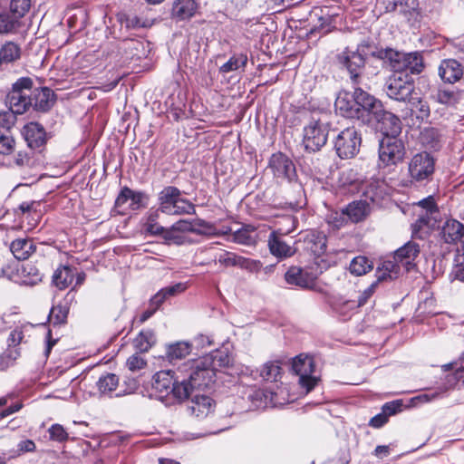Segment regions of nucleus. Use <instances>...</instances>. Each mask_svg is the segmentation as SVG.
Masks as SVG:
<instances>
[{
    "label": "nucleus",
    "instance_id": "obj_31",
    "mask_svg": "<svg viewBox=\"0 0 464 464\" xmlns=\"http://www.w3.org/2000/svg\"><path fill=\"white\" fill-rule=\"evenodd\" d=\"M75 276L74 269L69 266H61L53 275V283L60 289L64 290L69 287Z\"/></svg>",
    "mask_w": 464,
    "mask_h": 464
},
{
    "label": "nucleus",
    "instance_id": "obj_47",
    "mask_svg": "<svg viewBox=\"0 0 464 464\" xmlns=\"http://www.w3.org/2000/svg\"><path fill=\"white\" fill-rule=\"evenodd\" d=\"M247 63V57L246 54H238L232 56L227 63L220 67V72L227 73L236 71L241 67H245Z\"/></svg>",
    "mask_w": 464,
    "mask_h": 464
},
{
    "label": "nucleus",
    "instance_id": "obj_58",
    "mask_svg": "<svg viewBox=\"0 0 464 464\" xmlns=\"http://www.w3.org/2000/svg\"><path fill=\"white\" fill-rule=\"evenodd\" d=\"M401 407H402L401 401L397 400V401H390V402H386L382 406V411H383V413L388 418L389 416L394 415L397 412L401 411Z\"/></svg>",
    "mask_w": 464,
    "mask_h": 464
},
{
    "label": "nucleus",
    "instance_id": "obj_44",
    "mask_svg": "<svg viewBox=\"0 0 464 464\" xmlns=\"http://www.w3.org/2000/svg\"><path fill=\"white\" fill-rule=\"evenodd\" d=\"M307 243H312L310 246L314 255L320 256L326 250V237L323 233H312L307 237Z\"/></svg>",
    "mask_w": 464,
    "mask_h": 464
},
{
    "label": "nucleus",
    "instance_id": "obj_42",
    "mask_svg": "<svg viewBox=\"0 0 464 464\" xmlns=\"http://www.w3.org/2000/svg\"><path fill=\"white\" fill-rule=\"evenodd\" d=\"M372 267V263L367 257L359 256L351 261L349 270L351 274L359 276L371 271Z\"/></svg>",
    "mask_w": 464,
    "mask_h": 464
},
{
    "label": "nucleus",
    "instance_id": "obj_9",
    "mask_svg": "<svg viewBox=\"0 0 464 464\" xmlns=\"http://www.w3.org/2000/svg\"><path fill=\"white\" fill-rule=\"evenodd\" d=\"M329 125L321 121H311L304 128L303 144L308 152L319 151L327 141Z\"/></svg>",
    "mask_w": 464,
    "mask_h": 464
},
{
    "label": "nucleus",
    "instance_id": "obj_56",
    "mask_svg": "<svg viewBox=\"0 0 464 464\" xmlns=\"http://www.w3.org/2000/svg\"><path fill=\"white\" fill-rule=\"evenodd\" d=\"M16 21L7 14H0V34H7L14 30Z\"/></svg>",
    "mask_w": 464,
    "mask_h": 464
},
{
    "label": "nucleus",
    "instance_id": "obj_53",
    "mask_svg": "<svg viewBox=\"0 0 464 464\" xmlns=\"http://www.w3.org/2000/svg\"><path fill=\"white\" fill-rule=\"evenodd\" d=\"M126 365L130 371L136 372L144 369L147 365V362L142 356L136 353L127 359Z\"/></svg>",
    "mask_w": 464,
    "mask_h": 464
},
{
    "label": "nucleus",
    "instance_id": "obj_7",
    "mask_svg": "<svg viewBox=\"0 0 464 464\" xmlns=\"http://www.w3.org/2000/svg\"><path fill=\"white\" fill-rule=\"evenodd\" d=\"M334 143L339 158L353 159L360 150L362 135L355 127H348L337 134Z\"/></svg>",
    "mask_w": 464,
    "mask_h": 464
},
{
    "label": "nucleus",
    "instance_id": "obj_37",
    "mask_svg": "<svg viewBox=\"0 0 464 464\" xmlns=\"http://www.w3.org/2000/svg\"><path fill=\"white\" fill-rule=\"evenodd\" d=\"M96 386L101 395L111 396L119 386V377L114 373L108 372L99 378Z\"/></svg>",
    "mask_w": 464,
    "mask_h": 464
},
{
    "label": "nucleus",
    "instance_id": "obj_45",
    "mask_svg": "<svg viewBox=\"0 0 464 464\" xmlns=\"http://www.w3.org/2000/svg\"><path fill=\"white\" fill-rule=\"evenodd\" d=\"M279 362H268L263 365L260 376L265 381L276 382L281 375Z\"/></svg>",
    "mask_w": 464,
    "mask_h": 464
},
{
    "label": "nucleus",
    "instance_id": "obj_28",
    "mask_svg": "<svg viewBox=\"0 0 464 464\" xmlns=\"http://www.w3.org/2000/svg\"><path fill=\"white\" fill-rule=\"evenodd\" d=\"M53 92L47 88H37L33 92V107L37 111H48L53 104Z\"/></svg>",
    "mask_w": 464,
    "mask_h": 464
},
{
    "label": "nucleus",
    "instance_id": "obj_43",
    "mask_svg": "<svg viewBox=\"0 0 464 464\" xmlns=\"http://www.w3.org/2000/svg\"><path fill=\"white\" fill-rule=\"evenodd\" d=\"M160 211L159 208L150 211L144 224L146 232L153 236H159L165 232V228L158 223Z\"/></svg>",
    "mask_w": 464,
    "mask_h": 464
},
{
    "label": "nucleus",
    "instance_id": "obj_21",
    "mask_svg": "<svg viewBox=\"0 0 464 464\" xmlns=\"http://www.w3.org/2000/svg\"><path fill=\"white\" fill-rule=\"evenodd\" d=\"M145 199H147L145 193L134 191L128 187H124L115 200V206L121 208L126 204L128 200H130V208L132 210H136L145 206Z\"/></svg>",
    "mask_w": 464,
    "mask_h": 464
},
{
    "label": "nucleus",
    "instance_id": "obj_8",
    "mask_svg": "<svg viewBox=\"0 0 464 464\" xmlns=\"http://www.w3.org/2000/svg\"><path fill=\"white\" fill-rule=\"evenodd\" d=\"M355 97L357 101L356 108L358 110L356 120L363 124L373 123V119H375L383 107L382 102L363 91L361 87H355Z\"/></svg>",
    "mask_w": 464,
    "mask_h": 464
},
{
    "label": "nucleus",
    "instance_id": "obj_17",
    "mask_svg": "<svg viewBox=\"0 0 464 464\" xmlns=\"http://www.w3.org/2000/svg\"><path fill=\"white\" fill-rule=\"evenodd\" d=\"M335 110L339 111L341 115L349 119H356L358 110H357V101L355 97V90L353 94L348 92L339 93L335 100Z\"/></svg>",
    "mask_w": 464,
    "mask_h": 464
},
{
    "label": "nucleus",
    "instance_id": "obj_4",
    "mask_svg": "<svg viewBox=\"0 0 464 464\" xmlns=\"http://www.w3.org/2000/svg\"><path fill=\"white\" fill-rule=\"evenodd\" d=\"M180 196L181 191L178 188L173 186L165 187L159 193V210L170 216L195 214V206Z\"/></svg>",
    "mask_w": 464,
    "mask_h": 464
},
{
    "label": "nucleus",
    "instance_id": "obj_62",
    "mask_svg": "<svg viewBox=\"0 0 464 464\" xmlns=\"http://www.w3.org/2000/svg\"><path fill=\"white\" fill-rule=\"evenodd\" d=\"M14 162L17 167H27L31 163V157L27 152L18 151L14 158Z\"/></svg>",
    "mask_w": 464,
    "mask_h": 464
},
{
    "label": "nucleus",
    "instance_id": "obj_5",
    "mask_svg": "<svg viewBox=\"0 0 464 464\" xmlns=\"http://www.w3.org/2000/svg\"><path fill=\"white\" fill-rule=\"evenodd\" d=\"M384 89L389 98L401 102H412L415 93L413 78L408 73H392L385 82Z\"/></svg>",
    "mask_w": 464,
    "mask_h": 464
},
{
    "label": "nucleus",
    "instance_id": "obj_32",
    "mask_svg": "<svg viewBox=\"0 0 464 464\" xmlns=\"http://www.w3.org/2000/svg\"><path fill=\"white\" fill-rule=\"evenodd\" d=\"M195 0H176L172 6V15L179 20L192 17L197 10Z\"/></svg>",
    "mask_w": 464,
    "mask_h": 464
},
{
    "label": "nucleus",
    "instance_id": "obj_57",
    "mask_svg": "<svg viewBox=\"0 0 464 464\" xmlns=\"http://www.w3.org/2000/svg\"><path fill=\"white\" fill-rule=\"evenodd\" d=\"M33 81L28 77H23L17 80L11 91H18L20 93H31Z\"/></svg>",
    "mask_w": 464,
    "mask_h": 464
},
{
    "label": "nucleus",
    "instance_id": "obj_23",
    "mask_svg": "<svg viewBox=\"0 0 464 464\" xmlns=\"http://www.w3.org/2000/svg\"><path fill=\"white\" fill-rule=\"evenodd\" d=\"M40 201L23 202L18 208L22 213V220L27 222L30 229L36 227L42 218V211L40 209Z\"/></svg>",
    "mask_w": 464,
    "mask_h": 464
},
{
    "label": "nucleus",
    "instance_id": "obj_40",
    "mask_svg": "<svg viewBox=\"0 0 464 464\" xmlns=\"http://www.w3.org/2000/svg\"><path fill=\"white\" fill-rule=\"evenodd\" d=\"M254 234V227L244 226L232 234V241L237 244L250 246L256 241Z\"/></svg>",
    "mask_w": 464,
    "mask_h": 464
},
{
    "label": "nucleus",
    "instance_id": "obj_29",
    "mask_svg": "<svg viewBox=\"0 0 464 464\" xmlns=\"http://www.w3.org/2000/svg\"><path fill=\"white\" fill-rule=\"evenodd\" d=\"M268 246L272 255L279 258L290 257L295 253V249L277 237L275 231L269 236Z\"/></svg>",
    "mask_w": 464,
    "mask_h": 464
},
{
    "label": "nucleus",
    "instance_id": "obj_25",
    "mask_svg": "<svg viewBox=\"0 0 464 464\" xmlns=\"http://www.w3.org/2000/svg\"><path fill=\"white\" fill-rule=\"evenodd\" d=\"M464 226L456 219L447 220L440 229V237L447 244L457 243L462 238Z\"/></svg>",
    "mask_w": 464,
    "mask_h": 464
},
{
    "label": "nucleus",
    "instance_id": "obj_38",
    "mask_svg": "<svg viewBox=\"0 0 464 464\" xmlns=\"http://www.w3.org/2000/svg\"><path fill=\"white\" fill-rule=\"evenodd\" d=\"M400 271L398 262L393 260H386L382 263L381 266L376 270V282L385 281L387 279L396 278Z\"/></svg>",
    "mask_w": 464,
    "mask_h": 464
},
{
    "label": "nucleus",
    "instance_id": "obj_6",
    "mask_svg": "<svg viewBox=\"0 0 464 464\" xmlns=\"http://www.w3.org/2000/svg\"><path fill=\"white\" fill-rule=\"evenodd\" d=\"M367 47L368 44L362 43L358 44L355 50L346 47L337 55L339 64L348 71L353 84L360 83V78L365 65V56L367 55L365 48Z\"/></svg>",
    "mask_w": 464,
    "mask_h": 464
},
{
    "label": "nucleus",
    "instance_id": "obj_15",
    "mask_svg": "<svg viewBox=\"0 0 464 464\" xmlns=\"http://www.w3.org/2000/svg\"><path fill=\"white\" fill-rule=\"evenodd\" d=\"M22 135L24 138L27 146L35 150L42 148L47 140L44 128L37 122H29L22 129Z\"/></svg>",
    "mask_w": 464,
    "mask_h": 464
},
{
    "label": "nucleus",
    "instance_id": "obj_24",
    "mask_svg": "<svg viewBox=\"0 0 464 464\" xmlns=\"http://www.w3.org/2000/svg\"><path fill=\"white\" fill-rule=\"evenodd\" d=\"M6 104L14 112L23 114L33 105V99L28 93H20L18 91H10L6 96Z\"/></svg>",
    "mask_w": 464,
    "mask_h": 464
},
{
    "label": "nucleus",
    "instance_id": "obj_52",
    "mask_svg": "<svg viewBox=\"0 0 464 464\" xmlns=\"http://www.w3.org/2000/svg\"><path fill=\"white\" fill-rule=\"evenodd\" d=\"M454 262L455 265L451 270L450 276L464 283V253L458 254L455 256Z\"/></svg>",
    "mask_w": 464,
    "mask_h": 464
},
{
    "label": "nucleus",
    "instance_id": "obj_10",
    "mask_svg": "<svg viewBox=\"0 0 464 464\" xmlns=\"http://www.w3.org/2000/svg\"><path fill=\"white\" fill-rule=\"evenodd\" d=\"M405 147L397 137H383L379 144V160L383 167L396 165L405 157Z\"/></svg>",
    "mask_w": 464,
    "mask_h": 464
},
{
    "label": "nucleus",
    "instance_id": "obj_64",
    "mask_svg": "<svg viewBox=\"0 0 464 464\" xmlns=\"http://www.w3.org/2000/svg\"><path fill=\"white\" fill-rule=\"evenodd\" d=\"M193 344L197 348H204L206 346H210L213 344V340L211 336L205 334H198L193 340Z\"/></svg>",
    "mask_w": 464,
    "mask_h": 464
},
{
    "label": "nucleus",
    "instance_id": "obj_16",
    "mask_svg": "<svg viewBox=\"0 0 464 464\" xmlns=\"http://www.w3.org/2000/svg\"><path fill=\"white\" fill-rule=\"evenodd\" d=\"M310 19L313 22H315V20L317 21V23H315L310 30L311 34L315 32H318L322 34H326L334 28V15L329 14L327 10L323 8L314 9L310 14Z\"/></svg>",
    "mask_w": 464,
    "mask_h": 464
},
{
    "label": "nucleus",
    "instance_id": "obj_3",
    "mask_svg": "<svg viewBox=\"0 0 464 464\" xmlns=\"http://www.w3.org/2000/svg\"><path fill=\"white\" fill-rule=\"evenodd\" d=\"M385 59L393 71V73L419 74L424 68L423 58L418 52L401 53L392 49H386L383 53Z\"/></svg>",
    "mask_w": 464,
    "mask_h": 464
},
{
    "label": "nucleus",
    "instance_id": "obj_55",
    "mask_svg": "<svg viewBox=\"0 0 464 464\" xmlns=\"http://www.w3.org/2000/svg\"><path fill=\"white\" fill-rule=\"evenodd\" d=\"M48 432L50 434V439L58 442H63L68 440V433L65 431L64 428L60 424L52 425Z\"/></svg>",
    "mask_w": 464,
    "mask_h": 464
},
{
    "label": "nucleus",
    "instance_id": "obj_48",
    "mask_svg": "<svg viewBox=\"0 0 464 464\" xmlns=\"http://www.w3.org/2000/svg\"><path fill=\"white\" fill-rule=\"evenodd\" d=\"M378 285V282H373L370 286H368L358 297L357 301L354 300H348L344 303V305H346L349 309H354L360 306L364 305L368 299L374 293L375 287Z\"/></svg>",
    "mask_w": 464,
    "mask_h": 464
},
{
    "label": "nucleus",
    "instance_id": "obj_36",
    "mask_svg": "<svg viewBox=\"0 0 464 464\" xmlns=\"http://www.w3.org/2000/svg\"><path fill=\"white\" fill-rule=\"evenodd\" d=\"M119 20L129 29L150 28L153 25L154 20L136 14H121Z\"/></svg>",
    "mask_w": 464,
    "mask_h": 464
},
{
    "label": "nucleus",
    "instance_id": "obj_34",
    "mask_svg": "<svg viewBox=\"0 0 464 464\" xmlns=\"http://www.w3.org/2000/svg\"><path fill=\"white\" fill-rule=\"evenodd\" d=\"M192 351V344L187 342H177L169 344L167 347L166 358L173 362L177 360H181L188 355Z\"/></svg>",
    "mask_w": 464,
    "mask_h": 464
},
{
    "label": "nucleus",
    "instance_id": "obj_26",
    "mask_svg": "<svg viewBox=\"0 0 464 464\" xmlns=\"http://www.w3.org/2000/svg\"><path fill=\"white\" fill-rule=\"evenodd\" d=\"M419 254L420 246L415 242L409 241L395 251L393 259L398 263H401L409 270Z\"/></svg>",
    "mask_w": 464,
    "mask_h": 464
},
{
    "label": "nucleus",
    "instance_id": "obj_51",
    "mask_svg": "<svg viewBox=\"0 0 464 464\" xmlns=\"http://www.w3.org/2000/svg\"><path fill=\"white\" fill-rule=\"evenodd\" d=\"M15 149V140L11 135L0 134V155L12 154Z\"/></svg>",
    "mask_w": 464,
    "mask_h": 464
},
{
    "label": "nucleus",
    "instance_id": "obj_27",
    "mask_svg": "<svg viewBox=\"0 0 464 464\" xmlns=\"http://www.w3.org/2000/svg\"><path fill=\"white\" fill-rule=\"evenodd\" d=\"M369 213V206L365 201H353L347 207L342 209L343 219L350 220L353 223L363 220Z\"/></svg>",
    "mask_w": 464,
    "mask_h": 464
},
{
    "label": "nucleus",
    "instance_id": "obj_19",
    "mask_svg": "<svg viewBox=\"0 0 464 464\" xmlns=\"http://www.w3.org/2000/svg\"><path fill=\"white\" fill-rule=\"evenodd\" d=\"M285 280L290 285L312 288L314 285L315 277L306 270L292 266L285 273Z\"/></svg>",
    "mask_w": 464,
    "mask_h": 464
},
{
    "label": "nucleus",
    "instance_id": "obj_14",
    "mask_svg": "<svg viewBox=\"0 0 464 464\" xmlns=\"http://www.w3.org/2000/svg\"><path fill=\"white\" fill-rule=\"evenodd\" d=\"M375 128L384 137H397L401 131V121L398 116L391 111L381 110L378 115L373 119Z\"/></svg>",
    "mask_w": 464,
    "mask_h": 464
},
{
    "label": "nucleus",
    "instance_id": "obj_54",
    "mask_svg": "<svg viewBox=\"0 0 464 464\" xmlns=\"http://www.w3.org/2000/svg\"><path fill=\"white\" fill-rule=\"evenodd\" d=\"M17 113L12 110L0 111V127L3 129L10 130L16 121Z\"/></svg>",
    "mask_w": 464,
    "mask_h": 464
},
{
    "label": "nucleus",
    "instance_id": "obj_50",
    "mask_svg": "<svg viewBox=\"0 0 464 464\" xmlns=\"http://www.w3.org/2000/svg\"><path fill=\"white\" fill-rule=\"evenodd\" d=\"M31 0H11L10 10L15 18L23 17L29 10Z\"/></svg>",
    "mask_w": 464,
    "mask_h": 464
},
{
    "label": "nucleus",
    "instance_id": "obj_41",
    "mask_svg": "<svg viewBox=\"0 0 464 464\" xmlns=\"http://www.w3.org/2000/svg\"><path fill=\"white\" fill-rule=\"evenodd\" d=\"M20 48L13 42L5 43L0 49V61L3 63H9L20 58Z\"/></svg>",
    "mask_w": 464,
    "mask_h": 464
},
{
    "label": "nucleus",
    "instance_id": "obj_39",
    "mask_svg": "<svg viewBox=\"0 0 464 464\" xmlns=\"http://www.w3.org/2000/svg\"><path fill=\"white\" fill-rule=\"evenodd\" d=\"M155 343L156 337L153 331L143 330L133 339L132 343L137 352L146 353Z\"/></svg>",
    "mask_w": 464,
    "mask_h": 464
},
{
    "label": "nucleus",
    "instance_id": "obj_2",
    "mask_svg": "<svg viewBox=\"0 0 464 464\" xmlns=\"http://www.w3.org/2000/svg\"><path fill=\"white\" fill-rule=\"evenodd\" d=\"M232 362L228 352L215 350L202 357L188 361L190 366V378L196 381L201 390L209 387L215 382L216 372L228 367Z\"/></svg>",
    "mask_w": 464,
    "mask_h": 464
},
{
    "label": "nucleus",
    "instance_id": "obj_59",
    "mask_svg": "<svg viewBox=\"0 0 464 464\" xmlns=\"http://www.w3.org/2000/svg\"><path fill=\"white\" fill-rule=\"evenodd\" d=\"M422 141L430 142L431 147H435L438 143L439 133L438 130L433 128L425 129L421 132Z\"/></svg>",
    "mask_w": 464,
    "mask_h": 464
},
{
    "label": "nucleus",
    "instance_id": "obj_12",
    "mask_svg": "<svg viewBox=\"0 0 464 464\" xmlns=\"http://www.w3.org/2000/svg\"><path fill=\"white\" fill-rule=\"evenodd\" d=\"M314 367V359L309 355L300 354L293 360V371L299 376V383L307 392L312 391L318 382V379L312 375Z\"/></svg>",
    "mask_w": 464,
    "mask_h": 464
},
{
    "label": "nucleus",
    "instance_id": "obj_30",
    "mask_svg": "<svg viewBox=\"0 0 464 464\" xmlns=\"http://www.w3.org/2000/svg\"><path fill=\"white\" fill-rule=\"evenodd\" d=\"M213 408V400L206 395L196 394L191 401L189 410L191 414L198 418H203L211 412Z\"/></svg>",
    "mask_w": 464,
    "mask_h": 464
},
{
    "label": "nucleus",
    "instance_id": "obj_18",
    "mask_svg": "<svg viewBox=\"0 0 464 464\" xmlns=\"http://www.w3.org/2000/svg\"><path fill=\"white\" fill-rule=\"evenodd\" d=\"M439 74L443 82L454 83L463 76V67L457 60H444L439 67Z\"/></svg>",
    "mask_w": 464,
    "mask_h": 464
},
{
    "label": "nucleus",
    "instance_id": "obj_1",
    "mask_svg": "<svg viewBox=\"0 0 464 464\" xmlns=\"http://www.w3.org/2000/svg\"><path fill=\"white\" fill-rule=\"evenodd\" d=\"M190 378V366L186 362L178 369L177 375L170 370L160 371L153 376L152 388L155 396L166 404L181 402L188 399L196 391H200L199 385Z\"/></svg>",
    "mask_w": 464,
    "mask_h": 464
},
{
    "label": "nucleus",
    "instance_id": "obj_13",
    "mask_svg": "<svg viewBox=\"0 0 464 464\" xmlns=\"http://www.w3.org/2000/svg\"><path fill=\"white\" fill-rule=\"evenodd\" d=\"M435 161L428 152L415 154L409 162V174L415 181L428 179L434 172Z\"/></svg>",
    "mask_w": 464,
    "mask_h": 464
},
{
    "label": "nucleus",
    "instance_id": "obj_20",
    "mask_svg": "<svg viewBox=\"0 0 464 464\" xmlns=\"http://www.w3.org/2000/svg\"><path fill=\"white\" fill-rule=\"evenodd\" d=\"M219 264L228 266H238L243 269L253 271L257 267V262L235 253L225 251L218 256Z\"/></svg>",
    "mask_w": 464,
    "mask_h": 464
},
{
    "label": "nucleus",
    "instance_id": "obj_35",
    "mask_svg": "<svg viewBox=\"0 0 464 464\" xmlns=\"http://www.w3.org/2000/svg\"><path fill=\"white\" fill-rule=\"evenodd\" d=\"M418 0H396L394 9L405 16L408 21H415L418 18Z\"/></svg>",
    "mask_w": 464,
    "mask_h": 464
},
{
    "label": "nucleus",
    "instance_id": "obj_60",
    "mask_svg": "<svg viewBox=\"0 0 464 464\" xmlns=\"http://www.w3.org/2000/svg\"><path fill=\"white\" fill-rule=\"evenodd\" d=\"M417 118L421 121L427 120L430 117V110L427 102L418 100L417 105Z\"/></svg>",
    "mask_w": 464,
    "mask_h": 464
},
{
    "label": "nucleus",
    "instance_id": "obj_46",
    "mask_svg": "<svg viewBox=\"0 0 464 464\" xmlns=\"http://www.w3.org/2000/svg\"><path fill=\"white\" fill-rule=\"evenodd\" d=\"M459 92L450 89H440L436 95L435 100L441 104L454 105L459 100Z\"/></svg>",
    "mask_w": 464,
    "mask_h": 464
},
{
    "label": "nucleus",
    "instance_id": "obj_11",
    "mask_svg": "<svg viewBox=\"0 0 464 464\" xmlns=\"http://www.w3.org/2000/svg\"><path fill=\"white\" fill-rule=\"evenodd\" d=\"M268 169L278 182H294L297 179L295 165L282 152L274 153L269 160Z\"/></svg>",
    "mask_w": 464,
    "mask_h": 464
},
{
    "label": "nucleus",
    "instance_id": "obj_49",
    "mask_svg": "<svg viewBox=\"0 0 464 464\" xmlns=\"http://www.w3.org/2000/svg\"><path fill=\"white\" fill-rule=\"evenodd\" d=\"M69 308L65 305L58 304L53 306L49 314V320L53 324H62L66 322Z\"/></svg>",
    "mask_w": 464,
    "mask_h": 464
},
{
    "label": "nucleus",
    "instance_id": "obj_22",
    "mask_svg": "<svg viewBox=\"0 0 464 464\" xmlns=\"http://www.w3.org/2000/svg\"><path fill=\"white\" fill-rule=\"evenodd\" d=\"M9 248L16 259L26 260L35 252L36 246L32 238L19 237L11 242Z\"/></svg>",
    "mask_w": 464,
    "mask_h": 464
},
{
    "label": "nucleus",
    "instance_id": "obj_63",
    "mask_svg": "<svg viewBox=\"0 0 464 464\" xmlns=\"http://www.w3.org/2000/svg\"><path fill=\"white\" fill-rule=\"evenodd\" d=\"M24 338V333L23 331L16 327L14 329L8 337V345L9 346H16L23 341Z\"/></svg>",
    "mask_w": 464,
    "mask_h": 464
},
{
    "label": "nucleus",
    "instance_id": "obj_61",
    "mask_svg": "<svg viewBox=\"0 0 464 464\" xmlns=\"http://www.w3.org/2000/svg\"><path fill=\"white\" fill-rule=\"evenodd\" d=\"M441 392H430V393H422V394H420L414 398H412V402L414 405H418V404H420V403H426V402H430L437 398H439L440 396Z\"/></svg>",
    "mask_w": 464,
    "mask_h": 464
},
{
    "label": "nucleus",
    "instance_id": "obj_33",
    "mask_svg": "<svg viewBox=\"0 0 464 464\" xmlns=\"http://www.w3.org/2000/svg\"><path fill=\"white\" fill-rule=\"evenodd\" d=\"M199 227L209 228L210 226L203 219L187 220L180 219L171 226V231L201 233Z\"/></svg>",
    "mask_w": 464,
    "mask_h": 464
}]
</instances>
